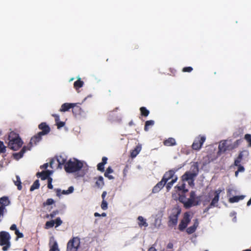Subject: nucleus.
I'll return each instance as SVG.
<instances>
[{"instance_id":"nucleus-1","label":"nucleus","mask_w":251,"mask_h":251,"mask_svg":"<svg viewBox=\"0 0 251 251\" xmlns=\"http://www.w3.org/2000/svg\"><path fill=\"white\" fill-rule=\"evenodd\" d=\"M64 169L67 173H73L80 172V174L78 176H83L88 172V168L86 167L83 166L82 162L76 159H74L73 160L71 159L66 162L64 165Z\"/></svg>"},{"instance_id":"nucleus-2","label":"nucleus","mask_w":251,"mask_h":251,"mask_svg":"<svg viewBox=\"0 0 251 251\" xmlns=\"http://www.w3.org/2000/svg\"><path fill=\"white\" fill-rule=\"evenodd\" d=\"M8 147L13 150H18L23 145V142L18 134L12 131L8 136Z\"/></svg>"},{"instance_id":"nucleus-3","label":"nucleus","mask_w":251,"mask_h":251,"mask_svg":"<svg viewBox=\"0 0 251 251\" xmlns=\"http://www.w3.org/2000/svg\"><path fill=\"white\" fill-rule=\"evenodd\" d=\"M192 172L187 171L182 176V180L183 181H189L190 180L191 182H189V185L191 184L194 185V181L195 178L198 176L199 172V165L198 162H195L191 167Z\"/></svg>"},{"instance_id":"nucleus-4","label":"nucleus","mask_w":251,"mask_h":251,"mask_svg":"<svg viewBox=\"0 0 251 251\" xmlns=\"http://www.w3.org/2000/svg\"><path fill=\"white\" fill-rule=\"evenodd\" d=\"M10 239L11 237L8 232L4 231L0 232V246H3L2 250L3 251H6L10 248Z\"/></svg>"},{"instance_id":"nucleus-5","label":"nucleus","mask_w":251,"mask_h":251,"mask_svg":"<svg viewBox=\"0 0 251 251\" xmlns=\"http://www.w3.org/2000/svg\"><path fill=\"white\" fill-rule=\"evenodd\" d=\"M181 212L180 209L178 208H173L172 213L169 217L168 226H174L177 225L178 217Z\"/></svg>"},{"instance_id":"nucleus-6","label":"nucleus","mask_w":251,"mask_h":251,"mask_svg":"<svg viewBox=\"0 0 251 251\" xmlns=\"http://www.w3.org/2000/svg\"><path fill=\"white\" fill-rule=\"evenodd\" d=\"M79 245V238L77 237H74L68 242L67 251H77Z\"/></svg>"},{"instance_id":"nucleus-7","label":"nucleus","mask_w":251,"mask_h":251,"mask_svg":"<svg viewBox=\"0 0 251 251\" xmlns=\"http://www.w3.org/2000/svg\"><path fill=\"white\" fill-rule=\"evenodd\" d=\"M206 137L204 135H200L194 140L192 148L196 151H199L202 147L203 143L205 141Z\"/></svg>"},{"instance_id":"nucleus-8","label":"nucleus","mask_w":251,"mask_h":251,"mask_svg":"<svg viewBox=\"0 0 251 251\" xmlns=\"http://www.w3.org/2000/svg\"><path fill=\"white\" fill-rule=\"evenodd\" d=\"M191 221L190 215L189 212H185L184 214L183 219L178 226V229L180 231L184 230Z\"/></svg>"},{"instance_id":"nucleus-9","label":"nucleus","mask_w":251,"mask_h":251,"mask_svg":"<svg viewBox=\"0 0 251 251\" xmlns=\"http://www.w3.org/2000/svg\"><path fill=\"white\" fill-rule=\"evenodd\" d=\"M197 199V200L189 198L186 201H182V200H180V202L183 203L184 206L185 208L188 209L193 206H196L200 204L201 197H198Z\"/></svg>"},{"instance_id":"nucleus-10","label":"nucleus","mask_w":251,"mask_h":251,"mask_svg":"<svg viewBox=\"0 0 251 251\" xmlns=\"http://www.w3.org/2000/svg\"><path fill=\"white\" fill-rule=\"evenodd\" d=\"M42 136L41 134L38 132L31 138L29 144L26 146L29 151L31 150L33 146L37 145L41 141Z\"/></svg>"},{"instance_id":"nucleus-11","label":"nucleus","mask_w":251,"mask_h":251,"mask_svg":"<svg viewBox=\"0 0 251 251\" xmlns=\"http://www.w3.org/2000/svg\"><path fill=\"white\" fill-rule=\"evenodd\" d=\"M234 148L231 145H228L226 141H224L220 143L218 146V153H224L227 150H230Z\"/></svg>"},{"instance_id":"nucleus-12","label":"nucleus","mask_w":251,"mask_h":251,"mask_svg":"<svg viewBox=\"0 0 251 251\" xmlns=\"http://www.w3.org/2000/svg\"><path fill=\"white\" fill-rule=\"evenodd\" d=\"M38 128L41 130L39 132L42 135H47L50 131V126L45 122H42L38 125Z\"/></svg>"},{"instance_id":"nucleus-13","label":"nucleus","mask_w":251,"mask_h":251,"mask_svg":"<svg viewBox=\"0 0 251 251\" xmlns=\"http://www.w3.org/2000/svg\"><path fill=\"white\" fill-rule=\"evenodd\" d=\"M222 191L221 189H218L214 192V197L212 199L211 202L210 203V206L217 207L218 206V203L219 201L220 194Z\"/></svg>"},{"instance_id":"nucleus-14","label":"nucleus","mask_w":251,"mask_h":251,"mask_svg":"<svg viewBox=\"0 0 251 251\" xmlns=\"http://www.w3.org/2000/svg\"><path fill=\"white\" fill-rule=\"evenodd\" d=\"M27 151H29L28 149V148L27 146H24L22 150L20 151V152H15V153H13V158L17 160H19L20 158H21L22 157H23V156H24V153Z\"/></svg>"},{"instance_id":"nucleus-15","label":"nucleus","mask_w":251,"mask_h":251,"mask_svg":"<svg viewBox=\"0 0 251 251\" xmlns=\"http://www.w3.org/2000/svg\"><path fill=\"white\" fill-rule=\"evenodd\" d=\"M52 173V172L49 170L43 171L41 172H38L36 174L37 177H40L42 180L48 179L50 177V176Z\"/></svg>"},{"instance_id":"nucleus-16","label":"nucleus","mask_w":251,"mask_h":251,"mask_svg":"<svg viewBox=\"0 0 251 251\" xmlns=\"http://www.w3.org/2000/svg\"><path fill=\"white\" fill-rule=\"evenodd\" d=\"M10 203V201L8 197L3 196L0 198V207L5 211L6 210L5 207L9 205Z\"/></svg>"},{"instance_id":"nucleus-17","label":"nucleus","mask_w":251,"mask_h":251,"mask_svg":"<svg viewBox=\"0 0 251 251\" xmlns=\"http://www.w3.org/2000/svg\"><path fill=\"white\" fill-rule=\"evenodd\" d=\"M166 183L161 179L160 181L158 182L153 188L152 192L156 193L159 192L164 186Z\"/></svg>"},{"instance_id":"nucleus-18","label":"nucleus","mask_w":251,"mask_h":251,"mask_svg":"<svg viewBox=\"0 0 251 251\" xmlns=\"http://www.w3.org/2000/svg\"><path fill=\"white\" fill-rule=\"evenodd\" d=\"M175 174V171L173 170H170L168 172H166L164 175L162 180H163L165 182L167 183V182L171 178H173Z\"/></svg>"},{"instance_id":"nucleus-19","label":"nucleus","mask_w":251,"mask_h":251,"mask_svg":"<svg viewBox=\"0 0 251 251\" xmlns=\"http://www.w3.org/2000/svg\"><path fill=\"white\" fill-rule=\"evenodd\" d=\"M74 190V188L73 186H70L69 187L67 190H63L61 192V190L59 189H57L56 190V195L57 196L59 197L61 195H68L73 192Z\"/></svg>"},{"instance_id":"nucleus-20","label":"nucleus","mask_w":251,"mask_h":251,"mask_svg":"<svg viewBox=\"0 0 251 251\" xmlns=\"http://www.w3.org/2000/svg\"><path fill=\"white\" fill-rule=\"evenodd\" d=\"M108 158L105 157L103 156L102 158V162L100 163H99L97 165V169L99 171L101 172H103L104 171V165H105L107 163Z\"/></svg>"},{"instance_id":"nucleus-21","label":"nucleus","mask_w":251,"mask_h":251,"mask_svg":"<svg viewBox=\"0 0 251 251\" xmlns=\"http://www.w3.org/2000/svg\"><path fill=\"white\" fill-rule=\"evenodd\" d=\"M72 112L73 114L75 116H76L81 114L82 110L81 108L79 106L77 105L76 103H73V107H72Z\"/></svg>"},{"instance_id":"nucleus-22","label":"nucleus","mask_w":251,"mask_h":251,"mask_svg":"<svg viewBox=\"0 0 251 251\" xmlns=\"http://www.w3.org/2000/svg\"><path fill=\"white\" fill-rule=\"evenodd\" d=\"M142 149L141 145L138 144L134 150L131 151L130 156L131 158L135 157L140 152Z\"/></svg>"},{"instance_id":"nucleus-23","label":"nucleus","mask_w":251,"mask_h":251,"mask_svg":"<svg viewBox=\"0 0 251 251\" xmlns=\"http://www.w3.org/2000/svg\"><path fill=\"white\" fill-rule=\"evenodd\" d=\"M198 225H199V223H198V220L196 219L195 220V222L194 225L192 226H191L187 228V229H186L187 232L189 234L195 232L198 226Z\"/></svg>"},{"instance_id":"nucleus-24","label":"nucleus","mask_w":251,"mask_h":251,"mask_svg":"<svg viewBox=\"0 0 251 251\" xmlns=\"http://www.w3.org/2000/svg\"><path fill=\"white\" fill-rule=\"evenodd\" d=\"M163 144L166 146H173L176 145V142L174 138L170 137L163 141Z\"/></svg>"},{"instance_id":"nucleus-25","label":"nucleus","mask_w":251,"mask_h":251,"mask_svg":"<svg viewBox=\"0 0 251 251\" xmlns=\"http://www.w3.org/2000/svg\"><path fill=\"white\" fill-rule=\"evenodd\" d=\"M73 107V103H63L60 109L61 112H66L68 111L70 109L72 108Z\"/></svg>"},{"instance_id":"nucleus-26","label":"nucleus","mask_w":251,"mask_h":251,"mask_svg":"<svg viewBox=\"0 0 251 251\" xmlns=\"http://www.w3.org/2000/svg\"><path fill=\"white\" fill-rule=\"evenodd\" d=\"M113 170L110 166H109L106 169L104 174V176L105 177L108 178L110 180L113 179H114V177L113 176L109 175L110 174L113 173Z\"/></svg>"},{"instance_id":"nucleus-27","label":"nucleus","mask_w":251,"mask_h":251,"mask_svg":"<svg viewBox=\"0 0 251 251\" xmlns=\"http://www.w3.org/2000/svg\"><path fill=\"white\" fill-rule=\"evenodd\" d=\"M138 225L140 227L145 226L147 227L148 226V223L146 222V219H144V218L140 216L138 217Z\"/></svg>"},{"instance_id":"nucleus-28","label":"nucleus","mask_w":251,"mask_h":251,"mask_svg":"<svg viewBox=\"0 0 251 251\" xmlns=\"http://www.w3.org/2000/svg\"><path fill=\"white\" fill-rule=\"evenodd\" d=\"M66 159L64 158L62 156H59L57 157L56 161L58 163V167L62 168V165H65L66 164Z\"/></svg>"},{"instance_id":"nucleus-29","label":"nucleus","mask_w":251,"mask_h":251,"mask_svg":"<svg viewBox=\"0 0 251 251\" xmlns=\"http://www.w3.org/2000/svg\"><path fill=\"white\" fill-rule=\"evenodd\" d=\"M245 196L243 195L234 196L232 198H229V201L230 203L237 202L240 200H243Z\"/></svg>"},{"instance_id":"nucleus-30","label":"nucleus","mask_w":251,"mask_h":251,"mask_svg":"<svg viewBox=\"0 0 251 251\" xmlns=\"http://www.w3.org/2000/svg\"><path fill=\"white\" fill-rule=\"evenodd\" d=\"M104 185L103 178L102 176H99L96 181V185L99 188H102Z\"/></svg>"},{"instance_id":"nucleus-31","label":"nucleus","mask_w":251,"mask_h":251,"mask_svg":"<svg viewBox=\"0 0 251 251\" xmlns=\"http://www.w3.org/2000/svg\"><path fill=\"white\" fill-rule=\"evenodd\" d=\"M83 84V81L81 80L80 78H79L74 82V87L76 90H77L79 88L82 87Z\"/></svg>"},{"instance_id":"nucleus-32","label":"nucleus","mask_w":251,"mask_h":251,"mask_svg":"<svg viewBox=\"0 0 251 251\" xmlns=\"http://www.w3.org/2000/svg\"><path fill=\"white\" fill-rule=\"evenodd\" d=\"M243 155L242 152H240L238 157L235 159L234 165L236 166L241 165L240 163L243 159Z\"/></svg>"},{"instance_id":"nucleus-33","label":"nucleus","mask_w":251,"mask_h":251,"mask_svg":"<svg viewBox=\"0 0 251 251\" xmlns=\"http://www.w3.org/2000/svg\"><path fill=\"white\" fill-rule=\"evenodd\" d=\"M16 180L14 181V184L17 186V189L19 190H21L22 189V182L21 181L20 177L19 176H16Z\"/></svg>"},{"instance_id":"nucleus-34","label":"nucleus","mask_w":251,"mask_h":251,"mask_svg":"<svg viewBox=\"0 0 251 251\" xmlns=\"http://www.w3.org/2000/svg\"><path fill=\"white\" fill-rule=\"evenodd\" d=\"M140 110L141 115L144 117H147L150 113L149 110H148L145 107H140Z\"/></svg>"},{"instance_id":"nucleus-35","label":"nucleus","mask_w":251,"mask_h":251,"mask_svg":"<svg viewBox=\"0 0 251 251\" xmlns=\"http://www.w3.org/2000/svg\"><path fill=\"white\" fill-rule=\"evenodd\" d=\"M40 186V183L39 180H36L33 184L31 185V186L30 188V191H32L34 190L35 189H38L39 188Z\"/></svg>"},{"instance_id":"nucleus-36","label":"nucleus","mask_w":251,"mask_h":251,"mask_svg":"<svg viewBox=\"0 0 251 251\" xmlns=\"http://www.w3.org/2000/svg\"><path fill=\"white\" fill-rule=\"evenodd\" d=\"M176 188L177 189V190L179 191H182L184 193H185L186 192H188V190L185 189V184L182 183L181 185H177L176 186Z\"/></svg>"},{"instance_id":"nucleus-37","label":"nucleus","mask_w":251,"mask_h":251,"mask_svg":"<svg viewBox=\"0 0 251 251\" xmlns=\"http://www.w3.org/2000/svg\"><path fill=\"white\" fill-rule=\"evenodd\" d=\"M154 124V122L153 120L147 121L145 123L144 130L145 131H148L149 130V126H152Z\"/></svg>"},{"instance_id":"nucleus-38","label":"nucleus","mask_w":251,"mask_h":251,"mask_svg":"<svg viewBox=\"0 0 251 251\" xmlns=\"http://www.w3.org/2000/svg\"><path fill=\"white\" fill-rule=\"evenodd\" d=\"M177 180V177H176L175 179H173L170 182H169L166 185V189L167 191H169L172 188L173 184L176 182Z\"/></svg>"},{"instance_id":"nucleus-39","label":"nucleus","mask_w":251,"mask_h":251,"mask_svg":"<svg viewBox=\"0 0 251 251\" xmlns=\"http://www.w3.org/2000/svg\"><path fill=\"white\" fill-rule=\"evenodd\" d=\"M54 220H51L50 221H47L46 223L45 226L46 228H50L51 227H52L54 225Z\"/></svg>"},{"instance_id":"nucleus-40","label":"nucleus","mask_w":251,"mask_h":251,"mask_svg":"<svg viewBox=\"0 0 251 251\" xmlns=\"http://www.w3.org/2000/svg\"><path fill=\"white\" fill-rule=\"evenodd\" d=\"M50 251H59L58 248L57 243L56 241L53 243V245L50 247Z\"/></svg>"},{"instance_id":"nucleus-41","label":"nucleus","mask_w":251,"mask_h":251,"mask_svg":"<svg viewBox=\"0 0 251 251\" xmlns=\"http://www.w3.org/2000/svg\"><path fill=\"white\" fill-rule=\"evenodd\" d=\"M100 206L103 210H105L108 208V204L105 200L102 201Z\"/></svg>"},{"instance_id":"nucleus-42","label":"nucleus","mask_w":251,"mask_h":251,"mask_svg":"<svg viewBox=\"0 0 251 251\" xmlns=\"http://www.w3.org/2000/svg\"><path fill=\"white\" fill-rule=\"evenodd\" d=\"M245 139L249 143V145L250 147H251V134H246L244 137Z\"/></svg>"},{"instance_id":"nucleus-43","label":"nucleus","mask_w":251,"mask_h":251,"mask_svg":"<svg viewBox=\"0 0 251 251\" xmlns=\"http://www.w3.org/2000/svg\"><path fill=\"white\" fill-rule=\"evenodd\" d=\"M54 224H55V227H58L62 224V221L61 219L58 217L54 221Z\"/></svg>"},{"instance_id":"nucleus-44","label":"nucleus","mask_w":251,"mask_h":251,"mask_svg":"<svg viewBox=\"0 0 251 251\" xmlns=\"http://www.w3.org/2000/svg\"><path fill=\"white\" fill-rule=\"evenodd\" d=\"M193 70V69L192 67H185L182 69V71L183 72H185H185L190 73Z\"/></svg>"},{"instance_id":"nucleus-45","label":"nucleus","mask_w":251,"mask_h":251,"mask_svg":"<svg viewBox=\"0 0 251 251\" xmlns=\"http://www.w3.org/2000/svg\"><path fill=\"white\" fill-rule=\"evenodd\" d=\"M52 178L49 177L48 180V187L49 189H52L53 185H52Z\"/></svg>"},{"instance_id":"nucleus-46","label":"nucleus","mask_w":251,"mask_h":251,"mask_svg":"<svg viewBox=\"0 0 251 251\" xmlns=\"http://www.w3.org/2000/svg\"><path fill=\"white\" fill-rule=\"evenodd\" d=\"M15 234L19 238H21L24 237V234L20 232L18 229H16V231H15Z\"/></svg>"},{"instance_id":"nucleus-47","label":"nucleus","mask_w":251,"mask_h":251,"mask_svg":"<svg viewBox=\"0 0 251 251\" xmlns=\"http://www.w3.org/2000/svg\"><path fill=\"white\" fill-rule=\"evenodd\" d=\"M197 197H196V194H195V191H192L190 192V199H192L193 200H197Z\"/></svg>"},{"instance_id":"nucleus-48","label":"nucleus","mask_w":251,"mask_h":251,"mask_svg":"<svg viewBox=\"0 0 251 251\" xmlns=\"http://www.w3.org/2000/svg\"><path fill=\"white\" fill-rule=\"evenodd\" d=\"M58 128H60L64 126L65 123L64 122L58 121L56 123Z\"/></svg>"},{"instance_id":"nucleus-49","label":"nucleus","mask_w":251,"mask_h":251,"mask_svg":"<svg viewBox=\"0 0 251 251\" xmlns=\"http://www.w3.org/2000/svg\"><path fill=\"white\" fill-rule=\"evenodd\" d=\"M5 210L0 207V223L2 221L3 218L4 211Z\"/></svg>"},{"instance_id":"nucleus-50","label":"nucleus","mask_w":251,"mask_h":251,"mask_svg":"<svg viewBox=\"0 0 251 251\" xmlns=\"http://www.w3.org/2000/svg\"><path fill=\"white\" fill-rule=\"evenodd\" d=\"M54 202V201L52 199H48L46 201V202L45 203L46 205H50L52 204Z\"/></svg>"},{"instance_id":"nucleus-51","label":"nucleus","mask_w":251,"mask_h":251,"mask_svg":"<svg viewBox=\"0 0 251 251\" xmlns=\"http://www.w3.org/2000/svg\"><path fill=\"white\" fill-rule=\"evenodd\" d=\"M238 167V172H243L244 171H245V168L244 167L242 166L241 165H239V166H237Z\"/></svg>"},{"instance_id":"nucleus-52","label":"nucleus","mask_w":251,"mask_h":251,"mask_svg":"<svg viewBox=\"0 0 251 251\" xmlns=\"http://www.w3.org/2000/svg\"><path fill=\"white\" fill-rule=\"evenodd\" d=\"M52 116L55 119V123H57V122L59 121L60 117H59V116L58 115H57V114H53Z\"/></svg>"},{"instance_id":"nucleus-53","label":"nucleus","mask_w":251,"mask_h":251,"mask_svg":"<svg viewBox=\"0 0 251 251\" xmlns=\"http://www.w3.org/2000/svg\"><path fill=\"white\" fill-rule=\"evenodd\" d=\"M10 229L15 231L17 229V226L15 224L12 225L10 227Z\"/></svg>"},{"instance_id":"nucleus-54","label":"nucleus","mask_w":251,"mask_h":251,"mask_svg":"<svg viewBox=\"0 0 251 251\" xmlns=\"http://www.w3.org/2000/svg\"><path fill=\"white\" fill-rule=\"evenodd\" d=\"M55 161V160L54 159H51V160H50V168H52V169H53V167H53V164H54V163Z\"/></svg>"},{"instance_id":"nucleus-55","label":"nucleus","mask_w":251,"mask_h":251,"mask_svg":"<svg viewBox=\"0 0 251 251\" xmlns=\"http://www.w3.org/2000/svg\"><path fill=\"white\" fill-rule=\"evenodd\" d=\"M212 207V206H210V205L209 204L208 206H207L206 208H205L204 210H203V213H206Z\"/></svg>"},{"instance_id":"nucleus-56","label":"nucleus","mask_w":251,"mask_h":251,"mask_svg":"<svg viewBox=\"0 0 251 251\" xmlns=\"http://www.w3.org/2000/svg\"><path fill=\"white\" fill-rule=\"evenodd\" d=\"M58 213V212L57 211H53L50 214V217L51 218H53L54 217V216H55V215Z\"/></svg>"},{"instance_id":"nucleus-57","label":"nucleus","mask_w":251,"mask_h":251,"mask_svg":"<svg viewBox=\"0 0 251 251\" xmlns=\"http://www.w3.org/2000/svg\"><path fill=\"white\" fill-rule=\"evenodd\" d=\"M49 166L48 163H46L40 166L41 169H47Z\"/></svg>"},{"instance_id":"nucleus-58","label":"nucleus","mask_w":251,"mask_h":251,"mask_svg":"<svg viewBox=\"0 0 251 251\" xmlns=\"http://www.w3.org/2000/svg\"><path fill=\"white\" fill-rule=\"evenodd\" d=\"M107 195V192L106 191H103L101 195V198L102 200H105V197Z\"/></svg>"},{"instance_id":"nucleus-59","label":"nucleus","mask_w":251,"mask_h":251,"mask_svg":"<svg viewBox=\"0 0 251 251\" xmlns=\"http://www.w3.org/2000/svg\"><path fill=\"white\" fill-rule=\"evenodd\" d=\"M173 244L172 243H169L167 246V248L168 249H171L173 248Z\"/></svg>"},{"instance_id":"nucleus-60","label":"nucleus","mask_w":251,"mask_h":251,"mask_svg":"<svg viewBox=\"0 0 251 251\" xmlns=\"http://www.w3.org/2000/svg\"><path fill=\"white\" fill-rule=\"evenodd\" d=\"M6 151V148L3 147L0 148V153H4Z\"/></svg>"},{"instance_id":"nucleus-61","label":"nucleus","mask_w":251,"mask_h":251,"mask_svg":"<svg viewBox=\"0 0 251 251\" xmlns=\"http://www.w3.org/2000/svg\"><path fill=\"white\" fill-rule=\"evenodd\" d=\"M148 251H157V250L153 247H150Z\"/></svg>"},{"instance_id":"nucleus-62","label":"nucleus","mask_w":251,"mask_h":251,"mask_svg":"<svg viewBox=\"0 0 251 251\" xmlns=\"http://www.w3.org/2000/svg\"><path fill=\"white\" fill-rule=\"evenodd\" d=\"M185 199V198L184 196H180L179 198V200L180 201V200H182V201H184Z\"/></svg>"},{"instance_id":"nucleus-63","label":"nucleus","mask_w":251,"mask_h":251,"mask_svg":"<svg viewBox=\"0 0 251 251\" xmlns=\"http://www.w3.org/2000/svg\"><path fill=\"white\" fill-rule=\"evenodd\" d=\"M3 147H5L4 146L3 142L0 141V148H3Z\"/></svg>"},{"instance_id":"nucleus-64","label":"nucleus","mask_w":251,"mask_h":251,"mask_svg":"<svg viewBox=\"0 0 251 251\" xmlns=\"http://www.w3.org/2000/svg\"><path fill=\"white\" fill-rule=\"evenodd\" d=\"M251 204V198L249 200V201L247 202V206H250Z\"/></svg>"}]
</instances>
